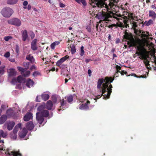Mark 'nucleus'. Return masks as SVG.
<instances>
[{
	"label": "nucleus",
	"instance_id": "f257e3e1",
	"mask_svg": "<svg viewBox=\"0 0 156 156\" xmlns=\"http://www.w3.org/2000/svg\"><path fill=\"white\" fill-rule=\"evenodd\" d=\"M134 32L136 34H141V37H142L141 39H139L137 41L136 48L137 51L136 52V54L140 56L139 57L140 59H144V62L147 67L149 65V62L147 60L148 58L147 52L145 49L144 47L146 46L148 47L149 49L151 50L154 48V44L147 41L149 38V34L147 32L138 30H135Z\"/></svg>",
	"mask_w": 156,
	"mask_h": 156
},
{
	"label": "nucleus",
	"instance_id": "f03ea898",
	"mask_svg": "<svg viewBox=\"0 0 156 156\" xmlns=\"http://www.w3.org/2000/svg\"><path fill=\"white\" fill-rule=\"evenodd\" d=\"M105 0H90V3L93 7H98L103 8L102 12H99L97 16L98 19L101 20L102 23L105 21H111V15L109 13L111 10L113 11L116 7L117 2L115 0H111L108 5L105 3Z\"/></svg>",
	"mask_w": 156,
	"mask_h": 156
},
{
	"label": "nucleus",
	"instance_id": "7ed1b4c3",
	"mask_svg": "<svg viewBox=\"0 0 156 156\" xmlns=\"http://www.w3.org/2000/svg\"><path fill=\"white\" fill-rule=\"evenodd\" d=\"M114 80V78H108L106 77L104 80L103 79H99L98 81L97 88L99 89L101 94H100L94 95V97H92L94 100L100 98L103 95V99H107L109 98L110 94L112 92V85L109 82L112 83Z\"/></svg>",
	"mask_w": 156,
	"mask_h": 156
},
{
	"label": "nucleus",
	"instance_id": "20e7f679",
	"mask_svg": "<svg viewBox=\"0 0 156 156\" xmlns=\"http://www.w3.org/2000/svg\"><path fill=\"white\" fill-rule=\"evenodd\" d=\"M45 105V103H42L38 108L37 110L39 112L36 114L37 120L40 124L43 123V125L46 122V120H44V117H49L50 118L53 116L52 114L49 115L48 111L47 110L44 109Z\"/></svg>",
	"mask_w": 156,
	"mask_h": 156
},
{
	"label": "nucleus",
	"instance_id": "39448f33",
	"mask_svg": "<svg viewBox=\"0 0 156 156\" xmlns=\"http://www.w3.org/2000/svg\"><path fill=\"white\" fill-rule=\"evenodd\" d=\"M4 141L3 140H0V150L1 152L3 153L4 151L5 154L8 156H22L19 152L14 151H10L9 149H7L5 150V147L3 145Z\"/></svg>",
	"mask_w": 156,
	"mask_h": 156
},
{
	"label": "nucleus",
	"instance_id": "423d86ee",
	"mask_svg": "<svg viewBox=\"0 0 156 156\" xmlns=\"http://www.w3.org/2000/svg\"><path fill=\"white\" fill-rule=\"evenodd\" d=\"M117 20H118V21L117 23V25L119 27H129V26L128 24L129 22L130 23V24H131L132 27L134 29H135L137 27L136 23L132 22L133 21V19H132V21H130L129 22L128 20H126L125 19H123L122 22L121 21V20H122L121 19H117Z\"/></svg>",
	"mask_w": 156,
	"mask_h": 156
},
{
	"label": "nucleus",
	"instance_id": "0eeeda50",
	"mask_svg": "<svg viewBox=\"0 0 156 156\" xmlns=\"http://www.w3.org/2000/svg\"><path fill=\"white\" fill-rule=\"evenodd\" d=\"M13 11L11 8L5 7L2 9L1 11V13L5 17H10L13 13Z\"/></svg>",
	"mask_w": 156,
	"mask_h": 156
},
{
	"label": "nucleus",
	"instance_id": "6e6552de",
	"mask_svg": "<svg viewBox=\"0 0 156 156\" xmlns=\"http://www.w3.org/2000/svg\"><path fill=\"white\" fill-rule=\"evenodd\" d=\"M81 102L82 104H80V106L79 107V109L82 110H88L89 108V105L90 103V101L87 99H81L80 101Z\"/></svg>",
	"mask_w": 156,
	"mask_h": 156
},
{
	"label": "nucleus",
	"instance_id": "1a4fd4ad",
	"mask_svg": "<svg viewBox=\"0 0 156 156\" xmlns=\"http://www.w3.org/2000/svg\"><path fill=\"white\" fill-rule=\"evenodd\" d=\"M21 126L22 124L21 123L18 124L15 126L12 132L10 134V136L11 138L13 140H15L17 138L16 133L18 131V129L21 127Z\"/></svg>",
	"mask_w": 156,
	"mask_h": 156
},
{
	"label": "nucleus",
	"instance_id": "9d476101",
	"mask_svg": "<svg viewBox=\"0 0 156 156\" xmlns=\"http://www.w3.org/2000/svg\"><path fill=\"white\" fill-rule=\"evenodd\" d=\"M60 106L58 109V111L60 110H64L65 109L67 108L69 106V105L66 101V100L65 98H60L59 102Z\"/></svg>",
	"mask_w": 156,
	"mask_h": 156
},
{
	"label": "nucleus",
	"instance_id": "9b49d317",
	"mask_svg": "<svg viewBox=\"0 0 156 156\" xmlns=\"http://www.w3.org/2000/svg\"><path fill=\"white\" fill-rule=\"evenodd\" d=\"M8 22L9 24L13 25L17 27L20 26L21 24L20 20L16 18L10 20L8 21Z\"/></svg>",
	"mask_w": 156,
	"mask_h": 156
},
{
	"label": "nucleus",
	"instance_id": "f8f14e48",
	"mask_svg": "<svg viewBox=\"0 0 156 156\" xmlns=\"http://www.w3.org/2000/svg\"><path fill=\"white\" fill-rule=\"evenodd\" d=\"M15 123L13 122L7 121L3 125V129H5L7 127L8 129L9 130H11L12 129Z\"/></svg>",
	"mask_w": 156,
	"mask_h": 156
},
{
	"label": "nucleus",
	"instance_id": "ddd939ff",
	"mask_svg": "<svg viewBox=\"0 0 156 156\" xmlns=\"http://www.w3.org/2000/svg\"><path fill=\"white\" fill-rule=\"evenodd\" d=\"M19 129H20V131L18 134L20 138H23L27 133V130L25 128L22 129L21 127L18 129V130Z\"/></svg>",
	"mask_w": 156,
	"mask_h": 156
},
{
	"label": "nucleus",
	"instance_id": "4468645a",
	"mask_svg": "<svg viewBox=\"0 0 156 156\" xmlns=\"http://www.w3.org/2000/svg\"><path fill=\"white\" fill-rule=\"evenodd\" d=\"M69 57L67 56H65L61 58L60 60H58L56 62V65L60 67H62V66H65V65H61L67 59L69 58Z\"/></svg>",
	"mask_w": 156,
	"mask_h": 156
},
{
	"label": "nucleus",
	"instance_id": "2eb2a0df",
	"mask_svg": "<svg viewBox=\"0 0 156 156\" xmlns=\"http://www.w3.org/2000/svg\"><path fill=\"white\" fill-rule=\"evenodd\" d=\"M24 82V80L21 76H18L17 79L16 78H13L11 81L12 83L13 84H15L17 82L18 83H22Z\"/></svg>",
	"mask_w": 156,
	"mask_h": 156
},
{
	"label": "nucleus",
	"instance_id": "dca6fc26",
	"mask_svg": "<svg viewBox=\"0 0 156 156\" xmlns=\"http://www.w3.org/2000/svg\"><path fill=\"white\" fill-rule=\"evenodd\" d=\"M22 40L23 41H25L28 38V36L27 34V31L26 30H24L21 31Z\"/></svg>",
	"mask_w": 156,
	"mask_h": 156
},
{
	"label": "nucleus",
	"instance_id": "f3484780",
	"mask_svg": "<svg viewBox=\"0 0 156 156\" xmlns=\"http://www.w3.org/2000/svg\"><path fill=\"white\" fill-rule=\"evenodd\" d=\"M15 108L9 109L6 111V114L8 117H14L15 114Z\"/></svg>",
	"mask_w": 156,
	"mask_h": 156
},
{
	"label": "nucleus",
	"instance_id": "a211bd4d",
	"mask_svg": "<svg viewBox=\"0 0 156 156\" xmlns=\"http://www.w3.org/2000/svg\"><path fill=\"white\" fill-rule=\"evenodd\" d=\"M37 39H35L32 40L31 44V48L33 51H36L37 49Z\"/></svg>",
	"mask_w": 156,
	"mask_h": 156
},
{
	"label": "nucleus",
	"instance_id": "6ab92c4d",
	"mask_svg": "<svg viewBox=\"0 0 156 156\" xmlns=\"http://www.w3.org/2000/svg\"><path fill=\"white\" fill-rule=\"evenodd\" d=\"M32 118V114L30 112H28L24 115L23 120L25 121H27Z\"/></svg>",
	"mask_w": 156,
	"mask_h": 156
},
{
	"label": "nucleus",
	"instance_id": "aec40b11",
	"mask_svg": "<svg viewBox=\"0 0 156 156\" xmlns=\"http://www.w3.org/2000/svg\"><path fill=\"white\" fill-rule=\"evenodd\" d=\"M46 108L48 110H51L54 108L52 101L49 100L47 101L46 105Z\"/></svg>",
	"mask_w": 156,
	"mask_h": 156
},
{
	"label": "nucleus",
	"instance_id": "412c9836",
	"mask_svg": "<svg viewBox=\"0 0 156 156\" xmlns=\"http://www.w3.org/2000/svg\"><path fill=\"white\" fill-rule=\"evenodd\" d=\"M34 84V81L30 79H28L26 82V86L29 88H30L33 86Z\"/></svg>",
	"mask_w": 156,
	"mask_h": 156
},
{
	"label": "nucleus",
	"instance_id": "4be33fe9",
	"mask_svg": "<svg viewBox=\"0 0 156 156\" xmlns=\"http://www.w3.org/2000/svg\"><path fill=\"white\" fill-rule=\"evenodd\" d=\"M9 77L15 76L17 74V72L14 69H9Z\"/></svg>",
	"mask_w": 156,
	"mask_h": 156
},
{
	"label": "nucleus",
	"instance_id": "5701e85b",
	"mask_svg": "<svg viewBox=\"0 0 156 156\" xmlns=\"http://www.w3.org/2000/svg\"><path fill=\"white\" fill-rule=\"evenodd\" d=\"M34 126L33 123V122L31 121H30L29 122H28L26 125V127L27 129L28 130H30L32 129L34 127Z\"/></svg>",
	"mask_w": 156,
	"mask_h": 156
},
{
	"label": "nucleus",
	"instance_id": "b1692460",
	"mask_svg": "<svg viewBox=\"0 0 156 156\" xmlns=\"http://www.w3.org/2000/svg\"><path fill=\"white\" fill-rule=\"evenodd\" d=\"M126 38L129 41H127V44L129 45V47L135 46L136 45V43L133 39H129V38L127 37Z\"/></svg>",
	"mask_w": 156,
	"mask_h": 156
},
{
	"label": "nucleus",
	"instance_id": "393cba45",
	"mask_svg": "<svg viewBox=\"0 0 156 156\" xmlns=\"http://www.w3.org/2000/svg\"><path fill=\"white\" fill-rule=\"evenodd\" d=\"M7 116L5 115H2L0 118V124H3L7 119Z\"/></svg>",
	"mask_w": 156,
	"mask_h": 156
},
{
	"label": "nucleus",
	"instance_id": "a878e982",
	"mask_svg": "<svg viewBox=\"0 0 156 156\" xmlns=\"http://www.w3.org/2000/svg\"><path fill=\"white\" fill-rule=\"evenodd\" d=\"M61 98L59 97L53 96L52 97V100L54 104H58Z\"/></svg>",
	"mask_w": 156,
	"mask_h": 156
},
{
	"label": "nucleus",
	"instance_id": "bb28decb",
	"mask_svg": "<svg viewBox=\"0 0 156 156\" xmlns=\"http://www.w3.org/2000/svg\"><path fill=\"white\" fill-rule=\"evenodd\" d=\"M49 97V94L46 93H44L41 95V98L44 101H46L48 99Z\"/></svg>",
	"mask_w": 156,
	"mask_h": 156
},
{
	"label": "nucleus",
	"instance_id": "cd10ccee",
	"mask_svg": "<svg viewBox=\"0 0 156 156\" xmlns=\"http://www.w3.org/2000/svg\"><path fill=\"white\" fill-rule=\"evenodd\" d=\"M8 135L6 132H4L2 129H0V137L6 138Z\"/></svg>",
	"mask_w": 156,
	"mask_h": 156
},
{
	"label": "nucleus",
	"instance_id": "c85d7f7f",
	"mask_svg": "<svg viewBox=\"0 0 156 156\" xmlns=\"http://www.w3.org/2000/svg\"><path fill=\"white\" fill-rule=\"evenodd\" d=\"M26 59L31 62V63H33L34 62V59L33 57L30 55H27L26 56Z\"/></svg>",
	"mask_w": 156,
	"mask_h": 156
},
{
	"label": "nucleus",
	"instance_id": "c756f323",
	"mask_svg": "<svg viewBox=\"0 0 156 156\" xmlns=\"http://www.w3.org/2000/svg\"><path fill=\"white\" fill-rule=\"evenodd\" d=\"M149 16L154 19L156 17V14L154 11L150 10L149 11Z\"/></svg>",
	"mask_w": 156,
	"mask_h": 156
},
{
	"label": "nucleus",
	"instance_id": "7c9ffc66",
	"mask_svg": "<svg viewBox=\"0 0 156 156\" xmlns=\"http://www.w3.org/2000/svg\"><path fill=\"white\" fill-rule=\"evenodd\" d=\"M60 43V42L59 41H56L51 44V49H53L55 48V46L58 45Z\"/></svg>",
	"mask_w": 156,
	"mask_h": 156
},
{
	"label": "nucleus",
	"instance_id": "2f4dec72",
	"mask_svg": "<svg viewBox=\"0 0 156 156\" xmlns=\"http://www.w3.org/2000/svg\"><path fill=\"white\" fill-rule=\"evenodd\" d=\"M65 99L67 100L68 102L70 103L73 101V97L72 95L66 96L65 97Z\"/></svg>",
	"mask_w": 156,
	"mask_h": 156
},
{
	"label": "nucleus",
	"instance_id": "473e14b6",
	"mask_svg": "<svg viewBox=\"0 0 156 156\" xmlns=\"http://www.w3.org/2000/svg\"><path fill=\"white\" fill-rule=\"evenodd\" d=\"M18 0H7V3L8 4L13 5L16 4Z\"/></svg>",
	"mask_w": 156,
	"mask_h": 156
},
{
	"label": "nucleus",
	"instance_id": "72a5a7b5",
	"mask_svg": "<svg viewBox=\"0 0 156 156\" xmlns=\"http://www.w3.org/2000/svg\"><path fill=\"white\" fill-rule=\"evenodd\" d=\"M77 2L79 3H82V4L86 6L87 5V3L85 0H75Z\"/></svg>",
	"mask_w": 156,
	"mask_h": 156
},
{
	"label": "nucleus",
	"instance_id": "f704fd0d",
	"mask_svg": "<svg viewBox=\"0 0 156 156\" xmlns=\"http://www.w3.org/2000/svg\"><path fill=\"white\" fill-rule=\"evenodd\" d=\"M30 72L29 71H24V73H23V75L24 77H27L30 75Z\"/></svg>",
	"mask_w": 156,
	"mask_h": 156
},
{
	"label": "nucleus",
	"instance_id": "c9c22d12",
	"mask_svg": "<svg viewBox=\"0 0 156 156\" xmlns=\"http://www.w3.org/2000/svg\"><path fill=\"white\" fill-rule=\"evenodd\" d=\"M153 21L151 20H149L148 21H146L144 23V24L146 26H149L151 24H153Z\"/></svg>",
	"mask_w": 156,
	"mask_h": 156
},
{
	"label": "nucleus",
	"instance_id": "e433bc0d",
	"mask_svg": "<svg viewBox=\"0 0 156 156\" xmlns=\"http://www.w3.org/2000/svg\"><path fill=\"white\" fill-rule=\"evenodd\" d=\"M4 66H2V67H0V77L4 73Z\"/></svg>",
	"mask_w": 156,
	"mask_h": 156
},
{
	"label": "nucleus",
	"instance_id": "4c0bfd02",
	"mask_svg": "<svg viewBox=\"0 0 156 156\" xmlns=\"http://www.w3.org/2000/svg\"><path fill=\"white\" fill-rule=\"evenodd\" d=\"M17 68L19 71L21 72V74L22 75L23 74V73H24V71L25 70L23 68L20 67H17Z\"/></svg>",
	"mask_w": 156,
	"mask_h": 156
},
{
	"label": "nucleus",
	"instance_id": "58836bf2",
	"mask_svg": "<svg viewBox=\"0 0 156 156\" xmlns=\"http://www.w3.org/2000/svg\"><path fill=\"white\" fill-rule=\"evenodd\" d=\"M84 47L83 46H81L80 48V55L81 56H82L84 55Z\"/></svg>",
	"mask_w": 156,
	"mask_h": 156
},
{
	"label": "nucleus",
	"instance_id": "ea45409f",
	"mask_svg": "<svg viewBox=\"0 0 156 156\" xmlns=\"http://www.w3.org/2000/svg\"><path fill=\"white\" fill-rule=\"evenodd\" d=\"M40 75V73L38 71H35L33 74V76L34 77H36Z\"/></svg>",
	"mask_w": 156,
	"mask_h": 156
},
{
	"label": "nucleus",
	"instance_id": "a19ab883",
	"mask_svg": "<svg viewBox=\"0 0 156 156\" xmlns=\"http://www.w3.org/2000/svg\"><path fill=\"white\" fill-rule=\"evenodd\" d=\"M30 64V63L29 62H24L23 63V66H24L27 67V69L29 67Z\"/></svg>",
	"mask_w": 156,
	"mask_h": 156
},
{
	"label": "nucleus",
	"instance_id": "79ce46f5",
	"mask_svg": "<svg viewBox=\"0 0 156 156\" xmlns=\"http://www.w3.org/2000/svg\"><path fill=\"white\" fill-rule=\"evenodd\" d=\"M12 37L11 36H6L4 37V39L6 41H8L10 39H11Z\"/></svg>",
	"mask_w": 156,
	"mask_h": 156
},
{
	"label": "nucleus",
	"instance_id": "37998d69",
	"mask_svg": "<svg viewBox=\"0 0 156 156\" xmlns=\"http://www.w3.org/2000/svg\"><path fill=\"white\" fill-rule=\"evenodd\" d=\"M30 36L31 39H33L35 37V34L33 32H31L30 33Z\"/></svg>",
	"mask_w": 156,
	"mask_h": 156
},
{
	"label": "nucleus",
	"instance_id": "c03bdc74",
	"mask_svg": "<svg viewBox=\"0 0 156 156\" xmlns=\"http://www.w3.org/2000/svg\"><path fill=\"white\" fill-rule=\"evenodd\" d=\"M71 53L72 54H74L76 51V49L74 47H72L71 48Z\"/></svg>",
	"mask_w": 156,
	"mask_h": 156
},
{
	"label": "nucleus",
	"instance_id": "a18cd8bd",
	"mask_svg": "<svg viewBox=\"0 0 156 156\" xmlns=\"http://www.w3.org/2000/svg\"><path fill=\"white\" fill-rule=\"evenodd\" d=\"M10 55V53L8 51L5 53V54L4 55V56L6 58H8L9 57Z\"/></svg>",
	"mask_w": 156,
	"mask_h": 156
},
{
	"label": "nucleus",
	"instance_id": "49530a36",
	"mask_svg": "<svg viewBox=\"0 0 156 156\" xmlns=\"http://www.w3.org/2000/svg\"><path fill=\"white\" fill-rule=\"evenodd\" d=\"M86 29L89 32H91V28L90 26H87L86 27Z\"/></svg>",
	"mask_w": 156,
	"mask_h": 156
},
{
	"label": "nucleus",
	"instance_id": "de8ad7c7",
	"mask_svg": "<svg viewBox=\"0 0 156 156\" xmlns=\"http://www.w3.org/2000/svg\"><path fill=\"white\" fill-rule=\"evenodd\" d=\"M59 6L61 8H64L65 6V5L61 2H60L59 4Z\"/></svg>",
	"mask_w": 156,
	"mask_h": 156
},
{
	"label": "nucleus",
	"instance_id": "09e8293b",
	"mask_svg": "<svg viewBox=\"0 0 156 156\" xmlns=\"http://www.w3.org/2000/svg\"><path fill=\"white\" fill-rule=\"evenodd\" d=\"M116 68L117 69V71H118L121 69V67L120 66L117 65L116 66Z\"/></svg>",
	"mask_w": 156,
	"mask_h": 156
},
{
	"label": "nucleus",
	"instance_id": "8fccbe9b",
	"mask_svg": "<svg viewBox=\"0 0 156 156\" xmlns=\"http://www.w3.org/2000/svg\"><path fill=\"white\" fill-rule=\"evenodd\" d=\"M16 88L17 89H20L22 88V86L21 84H19L18 85L16 86Z\"/></svg>",
	"mask_w": 156,
	"mask_h": 156
},
{
	"label": "nucleus",
	"instance_id": "3c124183",
	"mask_svg": "<svg viewBox=\"0 0 156 156\" xmlns=\"http://www.w3.org/2000/svg\"><path fill=\"white\" fill-rule=\"evenodd\" d=\"M28 2L27 1H24L23 3V5L26 6L28 5Z\"/></svg>",
	"mask_w": 156,
	"mask_h": 156
},
{
	"label": "nucleus",
	"instance_id": "603ef678",
	"mask_svg": "<svg viewBox=\"0 0 156 156\" xmlns=\"http://www.w3.org/2000/svg\"><path fill=\"white\" fill-rule=\"evenodd\" d=\"M91 71L90 69H89L88 70V73L89 76H91Z\"/></svg>",
	"mask_w": 156,
	"mask_h": 156
},
{
	"label": "nucleus",
	"instance_id": "864d4df0",
	"mask_svg": "<svg viewBox=\"0 0 156 156\" xmlns=\"http://www.w3.org/2000/svg\"><path fill=\"white\" fill-rule=\"evenodd\" d=\"M16 50L17 53H18L19 51V47L18 45H16Z\"/></svg>",
	"mask_w": 156,
	"mask_h": 156
},
{
	"label": "nucleus",
	"instance_id": "5fc2aeb1",
	"mask_svg": "<svg viewBox=\"0 0 156 156\" xmlns=\"http://www.w3.org/2000/svg\"><path fill=\"white\" fill-rule=\"evenodd\" d=\"M9 61L12 62H14L15 61V59L14 58H9Z\"/></svg>",
	"mask_w": 156,
	"mask_h": 156
},
{
	"label": "nucleus",
	"instance_id": "6e6d98bb",
	"mask_svg": "<svg viewBox=\"0 0 156 156\" xmlns=\"http://www.w3.org/2000/svg\"><path fill=\"white\" fill-rule=\"evenodd\" d=\"M36 67L34 65H33L30 68V69L31 70H32L33 69H36Z\"/></svg>",
	"mask_w": 156,
	"mask_h": 156
},
{
	"label": "nucleus",
	"instance_id": "4d7b16f0",
	"mask_svg": "<svg viewBox=\"0 0 156 156\" xmlns=\"http://www.w3.org/2000/svg\"><path fill=\"white\" fill-rule=\"evenodd\" d=\"M151 7L153 9H156V6L154 4L152 5Z\"/></svg>",
	"mask_w": 156,
	"mask_h": 156
},
{
	"label": "nucleus",
	"instance_id": "13d9d810",
	"mask_svg": "<svg viewBox=\"0 0 156 156\" xmlns=\"http://www.w3.org/2000/svg\"><path fill=\"white\" fill-rule=\"evenodd\" d=\"M120 71H117L116 73L115 74V76L116 77H117L118 76V73H120Z\"/></svg>",
	"mask_w": 156,
	"mask_h": 156
},
{
	"label": "nucleus",
	"instance_id": "bf43d9fd",
	"mask_svg": "<svg viewBox=\"0 0 156 156\" xmlns=\"http://www.w3.org/2000/svg\"><path fill=\"white\" fill-rule=\"evenodd\" d=\"M120 42V40L119 39H118L115 41V43L116 44H118Z\"/></svg>",
	"mask_w": 156,
	"mask_h": 156
},
{
	"label": "nucleus",
	"instance_id": "052dcab7",
	"mask_svg": "<svg viewBox=\"0 0 156 156\" xmlns=\"http://www.w3.org/2000/svg\"><path fill=\"white\" fill-rule=\"evenodd\" d=\"M91 61V60L90 59H86L85 60V62L86 63H88L90 61Z\"/></svg>",
	"mask_w": 156,
	"mask_h": 156
},
{
	"label": "nucleus",
	"instance_id": "680f3d73",
	"mask_svg": "<svg viewBox=\"0 0 156 156\" xmlns=\"http://www.w3.org/2000/svg\"><path fill=\"white\" fill-rule=\"evenodd\" d=\"M31 8V6L30 5H29L28 6V7H27V9H28L29 10H30V9Z\"/></svg>",
	"mask_w": 156,
	"mask_h": 156
},
{
	"label": "nucleus",
	"instance_id": "e2e57ef3",
	"mask_svg": "<svg viewBox=\"0 0 156 156\" xmlns=\"http://www.w3.org/2000/svg\"><path fill=\"white\" fill-rule=\"evenodd\" d=\"M117 56L116 54H113V59L115 57H116Z\"/></svg>",
	"mask_w": 156,
	"mask_h": 156
},
{
	"label": "nucleus",
	"instance_id": "0e129e2a",
	"mask_svg": "<svg viewBox=\"0 0 156 156\" xmlns=\"http://www.w3.org/2000/svg\"><path fill=\"white\" fill-rule=\"evenodd\" d=\"M111 39V37L110 34H109L108 36V39L109 40H110Z\"/></svg>",
	"mask_w": 156,
	"mask_h": 156
},
{
	"label": "nucleus",
	"instance_id": "69168bd1",
	"mask_svg": "<svg viewBox=\"0 0 156 156\" xmlns=\"http://www.w3.org/2000/svg\"><path fill=\"white\" fill-rule=\"evenodd\" d=\"M113 26L112 25H109L108 27L109 28H112L113 27Z\"/></svg>",
	"mask_w": 156,
	"mask_h": 156
},
{
	"label": "nucleus",
	"instance_id": "338daca9",
	"mask_svg": "<svg viewBox=\"0 0 156 156\" xmlns=\"http://www.w3.org/2000/svg\"><path fill=\"white\" fill-rule=\"evenodd\" d=\"M38 97H37L36 98V101H37V102H39V100H38Z\"/></svg>",
	"mask_w": 156,
	"mask_h": 156
},
{
	"label": "nucleus",
	"instance_id": "774afa93",
	"mask_svg": "<svg viewBox=\"0 0 156 156\" xmlns=\"http://www.w3.org/2000/svg\"><path fill=\"white\" fill-rule=\"evenodd\" d=\"M65 83H66L68 81V80L66 79H65Z\"/></svg>",
	"mask_w": 156,
	"mask_h": 156
}]
</instances>
